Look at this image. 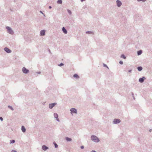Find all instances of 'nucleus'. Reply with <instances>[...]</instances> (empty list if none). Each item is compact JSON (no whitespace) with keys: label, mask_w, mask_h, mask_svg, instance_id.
Returning a JSON list of instances; mask_svg holds the SVG:
<instances>
[{"label":"nucleus","mask_w":152,"mask_h":152,"mask_svg":"<svg viewBox=\"0 0 152 152\" xmlns=\"http://www.w3.org/2000/svg\"><path fill=\"white\" fill-rule=\"evenodd\" d=\"M91 139L93 141L98 142L99 141V139L96 136L93 135L91 137Z\"/></svg>","instance_id":"nucleus-1"},{"label":"nucleus","mask_w":152,"mask_h":152,"mask_svg":"<svg viewBox=\"0 0 152 152\" xmlns=\"http://www.w3.org/2000/svg\"><path fill=\"white\" fill-rule=\"evenodd\" d=\"M6 28L8 31V32L10 34H12L13 33V32L11 28L9 27H6Z\"/></svg>","instance_id":"nucleus-2"},{"label":"nucleus","mask_w":152,"mask_h":152,"mask_svg":"<svg viewBox=\"0 0 152 152\" xmlns=\"http://www.w3.org/2000/svg\"><path fill=\"white\" fill-rule=\"evenodd\" d=\"M22 71L24 73H27L29 72V71L28 70L26 69L25 68L23 67L22 69Z\"/></svg>","instance_id":"nucleus-3"},{"label":"nucleus","mask_w":152,"mask_h":152,"mask_svg":"<svg viewBox=\"0 0 152 152\" xmlns=\"http://www.w3.org/2000/svg\"><path fill=\"white\" fill-rule=\"evenodd\" d=\"M70 111L72 114L73 113H77V110L75 108H72L71 109Z\"/></svg>","instance_id":"nucleus-4"},{"label":"nucleus","mask_w":152,"mask_h":152,"mask_svg":"<svg viewBox=\"0 0 152 152\" xmlns=\"http://www.w3.org/2000/svg\"><path fill=\"white\" fill-rule=\"evenodd\" d=\"M120 120L119 119H115L113 121V123L114 124H117L120 123Z\"/></svg>","instance_id":"nucleus-5"},{"label":"nucleus","mask_w":152,"mask_h":152,"mask_svg":"<svg viewBox=\"0 0 152 152\" xmlns=\"http://www.w3.org/2000/svg\"><path fill=\"white\" fill-rule=\"evenodd\" d=\"M4 50L7 53H9L11 52V50H10L9 48H4Z\"/></svg>","instance_id":"nucleus-6"},{"label":"nucleus","mask_w":152,"mask_h":152,"mask_svg":"<svg viewBox=\"0 0 152 152\" xmlns=\"http://www.w3.org/2000/svg\"><path fill=\"white\" fill-rule=\"evenodd\" d=\"M116 2L118 6L120 7L122 4L121 2L119 0H117Z\"/></svg>","instance_id":"nucleus-7"},{"label":"nucleus","mask_w":152,"mask_h":152,"mask_svg":"<svg viewBox=\"0 0 152 152\" xmlns=\"http://www.w3.org/2000/svg\"><path fill=\"white\" fill-rule=\"evenodd\" d=\"M56 103H53V104H50L49 105V107L50 108H52L56 104Z\"/></svg>","instance_id":"nucleus-8"},{"label":"nucleus","mask_w":152,"mask_h":152,"mask_svg":"<svg viewBox=\"0 0 152 152\" xmlns=\"http://www.w3.org/2000/svg\"><path fill=\"white\" fill-rule=\"evenodd\" d=\"M45 31L44 30H42L40 32V35L41 36H44L45 35Z\"/></svg>","instance_id":"nucleus-9"},{"label":"nucleus","mask_w":152,"mask_h":152,"mask_svg":"<svg viewBox=\"0 0 152 152\" xmlns=\"http://www.w3.org/2000/svg\"><path fill=\"white\" fill-rule=\"evenodd\" d=\"M54 117L57 118V120L58 121H59V119L58 118V115L57 113H54Z\"/></svg>","instance_id":"nucleus-10"},{"label":"nucleus","mask_w":152,"mask_h":152,"mask_svg":"<svg viewBox=\"0 0 152 152\" xmlns=\"http://www.w3.org/2000/svg\"><path fill=\"white\" fill-rule=\"evenodd\" d=\"M62 31L65 34H66L67 33V31L65 29V28L64 27H63L62 28Z\"/></svg>","instance_id":"nucleus-11"},{"label":"nucleus","mask_w":152,"mask_h":152,"mask_svg":"<svg viewBox=\"0 0 152 152\" xmlns=\"http://www.w3.org/2000/svg\"><path fill=\"white\" fill-rule=\"evenodd\" d=\"M42 148L44 150H45L48 149V148L45 145H43L42 146Z\"/></svg>","instance_id":"nucleus-12"},{"label":"nucleus","mask_w":152,"mask_h":152,"mask_svg":"<svg viewBox=\"0 0 152 152\" xmlns=\"http://www.w3.org/2000/svg\"><path fill=\"white\" fill-rule=\"evenodd\" d=\"M22 131L23 132H24L26 131V129L23 126H22Z\"/></svg>","instance_id":"nucleus-13"},{"label":"nucleus","mask_w":152,"mask_h":152,"mask_svg":"<svg viewBox=\"0 0 152 152\" xmlns=\"http://www.w3.org/2000/svg\"><path fill=\"white\" fill-rule=\"evenodd\" d=\"M143 78H144V77H143V78H140L139 79V81L141 83H142L144 81V79Z\"/></svg>","instance_id":"nucleus-14"},{"label":"nucleus","mask_w":152,"mask_h":152,"mask_svg":"<svg viewBox=\"0 0 152 152\" xmlns=\"http://www.w3.org/2000/svg\"><path fill=\"white\" fill-rule=\"evenodd\" d=\"M73 77L75 78H79V76L77 74H75L74 75Z\"/></svg>","instance_id":"nucleus-15"},{"label":"nucleus","mask_w":152,"mask_h":152,"mask_svg":"<svg viewBox=\"0 0 152 152\" xmlns=\"http://www.w3.org/2000/svg\"><path fill=\"white\" fill-rule=\"evenodd\" d=\"M142 51L141 50H140V51H138L137 54L138 55H140L142 53Z\"/></svg>","instance_id":"nucleus-16"},{"label":"nucleus","mask_w":152,"mask_h":152,"mask_svg":"<svg viewBox=\"0 0 152 152\" xmlns=\"http://www.w3.org/2000/svg\"><path fill=\"white\" fill-rule=\"evenodd\" d=\"M137 69L139 71H141L142 69V68L141 67H138Z\"/></svg>","instance_id":"nucleus-17"},{"label":"nucleus","mask_w":152,"mask_h":152,"mask_svg":"<svg viewBox=\"0 0 152 152\" xmlns=\"http://www.w3.org/2000/svg\"><path fill=\"white\" fill-rule=\"evenodd\" d=\"M62 1L61 0H58L57 1V3L58 4H61L62 3Z\"/></svg>","instance_id":"nucleus-18"},{"label":"nucleus","mask_w":152,"mask_h":152,"mask_svg":"<svg viewBox=\"0 0 152 152\" xmlns=\"http://www.w3.org/2000/svg\"><path fill=\"white\" fill-rule=\"evenodd\" d=\"M121 57L124 58V59H125L126 58L125 56L123 54H122L121 55Z\"/></svg>","instance_id":"nucleus-19"},{"label":"nucleus","mask_w":152,"mask_h":152,"mask_svg":"<svg viewBox=\"0 0 152 152\" xmlns=\"http://www.w3.org/2000/svg\"><path fill=\"white\" fill-rule=\"evenodd\" d=\"M66 139L67 141H70L71 140V139L68 137H66Z\"/></svg>","instance_id":"nucleus-20"},{"label":"nucleus","mask_w":152,"mask_h":152,"mask_svg":"<svg viewBox=\"0 0 152 152\" xmlns=\"http://www.w3.org/2000/svg\"><path fill=\"white\" fill-rule=\"evenodd\" d=\"M15 140H10V143L11 144L12 143H14L15 142Z\"/></svg>","instance_id":"nucleus-21"},{"label":"nucleus","mask_w":152,"mask_h":152,"mask_svg":"<svg viewBox=\"0 0 152 152\" xmlns=\"http://www.w3.org/2000/svg\"><path fill=\"white\" fill-rule=\"evenodd\" d=\"M8 107L10 108L11 110H13V108H12V107L11 106H8Z\"/></svg>","instance_id":"nucleus-22"},{"label":"nucleus","mask_w":152,"mask_h":152,"mask_svg":"<svg viewBox=\"0 0 152 152\" xmlns=\"http://www.w3.org/2000/svg\"><path fill=\"white\" fill-rule=\"evenodd\" d=\"M54 145H55V147L56 148H57V147H58V145H57V144L55 143V142H54Z\"/></svg>","instance_id":"nucleus-23"},{"label":"nucleus","mask_w":152,"mask_h":152,"mask_svg":"<svg viewBox=\"0 0 152 152\" xmlns=\"http://www.w3.org/2000/svg\"><path fill=\"white\" fill-rule=\"evenodd\" d=\"M119 63L121 64H123V62L121 61H120L119 62Z\"/></svg>","instance_id":"nucleus-24"},{"label":"nucleus","mask_w":152,"mask_h":152,"mask_svg":"<svg viewBox=\"0 0 152 152\" xmlns=\"http://www.w3.org/2000/svg\"><path fill=\"white\" fill-rule=\"evenodd\" d=\"M138 1H146V0H137Z\"/></svg>","instance_id":"nucleus-25"},{"label":"nucleus","mask_w":152,"mask_h":152,"mask_svg":"<svg viewBox=\"0 0 152 152\" xmlns=\"http://www.w3.org/2000/svg\"><path fill=\"white\" fill-rule=\"evenodd\" d=\"M64 65V64L62 63H61L60 64V65H59V66H63Z\"/></svg>","instance_id":"nucleus-26"},{"label":"nucleus","mask_w":152,"mask_h":152,"mask_svg":"<svg viewBox=\"0 0 152 152\" xmlns=\"http://www.w3.org/2000/svg\"><path fill=\"white\" fill-rule=\"evenodd\" d=\"M0 119L1 120V121H2L3 120V119L2 117H0Z\"/></svg>","instance_id":"nucleus-27"},{"label":"nucleus","mask_w":152,"mask_h":152,"mask_svg":"<svg viewBox=\"0 0 152 152\" xmlns=\"http://www.w3.org/2000/svg\"><path fill=\"white\" fill-rule=\"evenodd\" d=\"M68 11L69 13L70 14H71V11H70V10H68Z\"/></svg>","instance_id":"nucleus-28"},{"label":"nucleus","mask_w":152,"mask_h":152,"mask_svg":"<svg viewBox=\"0 0 152 152\" xmlns=\"http://www.w3.org/2000/svg\"><path fill=\"white\" fill-rule=\"evenodd\" d=\"M12 152H17V151H15L14 150H13L12 151Z\"/></svg>","instance_id":"nucleus-29"},{"label":"nucleus","mask_w":152,"mask_h":152,"mask_svg":"<svg viewBox=\"0 0 152 152\" xmlns=\"http://www.w3.org/2000/svg\"><path fill=\"white\" fill-rule=\"evenodd\" d=\"M81 149H83L84 148V146H82L81 147Z\"/></svg>","instance_id":"nucleus-30"},{"label":"nucleus","mask_w":152,"mask_h":152,"mask_svg":"<svg viewBox=\"0 0 152 152\" xmlns=\"http://www.w3.org/2000/svg\"><path fill=\"white\" fill-rule=\"evenodd\" d=\"M91 152H96L94 151H92Z\"/></svg>","instance_id":"nucleus-31"},{"label":"nucleus","mask_w":152,"mask_h":152,"mask_svg":"<svg viewBox=\"0 0 152 152\" xmlns=\"http://www.w3.org/2000/svg\"><path fill=\"white\" fill-rule=\"evenodd\" d=\"M49 8L50 9H51V7L50 6H49Z\"/></svg>","instance_id":"nucleus-32"},{"label":"nucleus","mask_w":152,"mask_h":152,"mask_svg":"<svg viewBox=\"0 0 152 152\" xmlns=\"http://www.w3.org/2000/svg\"><path fill=\"white\" fill-rule=\"evenodd\" d=\"M81 1H85V0H81Z\"/></svg>","instance_id":"nucleus-33"},{"label":"nucleus","mask_w":152,"mask_h":152,"mask_svg":"<svg viewBox=\"0 0 152 152\" xmlns=\"http://www.w3.org/2000/svg\"><path fill=\"white\" fill-rule=\"evenodd\" d=\"M104 66H106V65H104Z\"/></svg>","instance_id":"nucleus-34"}]
</instances>
